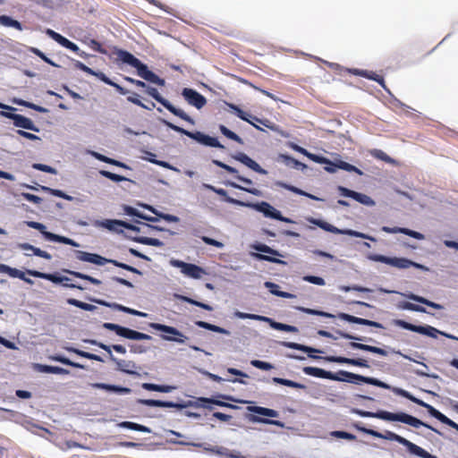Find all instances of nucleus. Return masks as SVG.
I'll return each instance as SVG.
<instances>
[{
  "label": "nucleus",
  "mask_w": 458,
  "mask_h": 458,
  "mask_svg": "<svg viewBox=\"0 0 458 458\" xmlns=\"http://www.w3.org/2000/svg\"><path fill=\"white\" fill-rule=\"evenodd\" d=\"M332 377H329L330 380L338 382H347L354 385L366 383L384 389L391 388V386L388 384L377 378L361 376L346 370H338L336 373L332 372Z\"/></svg>",
  "instance_id": "nucleus-4"
},
{
  "label": "nucleus",
  "mask_w": 458,
  "mask_h": 458,
  "mask_svg": "<svg viewBox=\"0 0 458 458\" xmlns=\"http://www.w3.org/2000/svg\"><path fill=\"white\" fill-rule=\"evenodd\" d=\"M326 360L329 362H335L339 364H348L352 366H357L360 368H369V364L368 360L364 359H352V358H346L343 356H327L324 358Z\"/></svg>",
  "instance_id": "nucleus-24"
},
{
  "label": "nucleus",
  "mask_w": 458,
  "mask_h": 458,
  "mask_svg": "<svg viewBox=\"0 0 458 458\" xmlns=\"http://www.w3.org/2000/svg\"><path fill=\"white\" fill-rule=\"evenodd\" d=\"M115 54L118 61L135 68L137 70L138 76H140L141 79L158 86L165 85V82L164 79H161L156 73L149 71L147 64H143L140 59L135 57L130 52L118 49Z\"/></svg>",
  "instance_id": "nucleus-2"
},
{
  "label": "nucleus",
  "mask_w": 458,
  "mask_h": 458,
  "mask_svg": "<svg viewBox=\"0 0 458 458\" xmlns=\"http://www.w3.org/2000/svg\"><path fill=\"white\" fill-rule=\"evenodd\" d=\"M248 420L254 423L275 425L282 428L285 427L284 423L280 420H271L268 418H262L254 414L249 415Z\"/></svg>",
  "instance_id": "nucleus-43"
},
{
  "label": "nucleus",
  "mask_w": 458,
  "mask_h": 458,
  "mask_svg": "<svg viewBox=\"0 0 458 458\" xmlns=\"http://www.w3.org/2000/svg\"><path fill=\"white\" fill-rule=\"evenodd\" d=\"M264 286L269 290L271 294H273L275 296H278V297H282V298H285V299H293L296 297V295H294L293 293L280 291L279 285L273 282L267 281L264 283Z\"/></svg>",
  "instance_id": "nucleus-37"
},
{
  "label": "nucleus",
  "mask_w": 458,
  "mask_h": 458,
  "mask_svg": "<svg viewBox=\"0 0 458 458\" xmlns=\"http://www.w3.org/2000/svg\"><path fill=\"white\" fill-rule=\"evenodd\" d=\"M141 387L148 391H156L160 393H170L174 387L167 385H157L152 383H143Z\"/></svg>",
  "instance_id": "nucleus-46"
},
{
  "label": "nucleus",
  "mask_w": 458,
  "mask_h": 458,
  "mask_svg": "<svg viewBox=\"0 0 458 458\" xmlns=\"http://www.w3.org/2000/svg\"><path fill=\"white\" fill-rule=\"evenodd\" d=\"M96 227L106 228L109 231H118L117 226H121V220H112V219H105V220H96L93 223Z\"/></svg>",
  "instance_id": "nucleus-41"
},
{
  "label": "nucleus",
  "mask_w": 458,
  "mask_h": 458,
  "mask_svg": "<svg viewBox=\"0 0 458 458\" xmlns=\"http://www.w3.org/2000/svg\"><path fill=\"white\" fill-rule=\"evenodd\" d=\"M46 33L47 36H49L52 39H54L62 47L74 52L75 54L79 53V47L75 43L62 36L61 34L55 32L51 29H47L46 30Z\"/></svg>",
  "instance_id": "nucleus-25"
},
{
  "label": "nucleus",
  "mask_w": 458,
  "mask_h": 458,
  "mask_svg": "<svg viewBox=\"0 0 458 458\" xmlns=\"http://www.w3.org/2000/svg\"><path fill=\"white\" fill-rule=\"evenodd\" d=\"M73 64L77 69H79L88 74H90L92 76H95L98 79H99L101 81L105 82L106 84L114 87L121 95H126L129 93V90L125 89L119 84L114 82L102 72H96L78 60H73Z\"/></svg>",
  "instance_id": "nucleus-14"
},
{
  "label": "nucleus",
  "mask_w": 458,
  "mask_h": 458,
  "mask_svg": "<svg viewBox=\"0 0 458 458\" xmlns=\"http://www.w3.org/2000/svg\"><path fill=\"white\" fill-rule=\"evenodd\" d=\"M338 318L344 321H347L349 323H354V324L362 325V326H369V327H373L376 328H384L383 325L379 322L358 318V317H355V316H352L350 314H346V313H339Z\"/></svg>",
  "instance_id": "nucleus-27"
},
{
  "label": "nucleus",
  "mask_w": 458,
  "mask_h": 458,
  "mask_svg": "<svg viewBox=\"0 0 458 458\" xmlns=\"http://www.w3.org/2000/svg\"><path fill=\"white\" fill-rule=\"evenodd\" d=\"M233 158L241 162L252 171L260 174H267V171L262 168L255 160L251 159L248 155L243 152H238L233 156Z\"/></svg>",
  "instance_id": "nucleus-23"
},
{
  "label": "nucleus",
  "mask_w": 458,
  "mask_h": 458,
  "mask_svg": "<svg viewBox=\"0 0 458 458\" xmlns=\"http://www.w3.org/2000/svg\"><path fill=\"white\" fill-rule=\"evenodd\" d=\"M182 96L189 105L197 109H201L207 104L206 98L193 89L184 88Z\"/></svg>",
  "instance_id": "nucleus-19"
},
{
  "label": "nucleus",
  "mask_w": 458,
  "mask_h": 458,
  "mask_svg": "<svg viewBox=\"0 0 458 458\" xmlns=\"http://www.w3.org/2000/svg\"><path fill=\"white\" fill-rule=\"evenodd\" d=\"M280 344L286 348L304 352L311 359H321L320 357L314 355L315 352H319V353L322 352L320 350H318L316 348L307 346L304 344H297V343H293V342H281Z\"/></svg>",
  "instance_id": "nucleus-28"
},
{
  "label": "nucleus",
  "mask_w": 458,
  "mask_h": 458,
  "mask_svg": "<svg viewBox=\"0 0 458 458\" xmlns=\"http://www.w3.org/2000/svg\"><path fill=\"white\" fill-rule=\"evenodd\" d=\"M67 303L87 311H94L95 310H97V307L95 305L86 303L72 298L68 299Z\"/></svg>",
  "instance_id": "nucleus-55"
},
{
  "label": "nucleus",
  "mask_w": 458,
  "mask_h": 458,
  "mask_svg": "<svg viewBox=\"0 0 458 458\" xmlns=\"http://www.w3.org/2000/svg\"><path fill=\"white\" fill-rule=\"evenodd\" d=\"M146 92L148 95L152 97L155 100H157L158 103H160L165 108H166L169 112H171L173 114L180 117L181 119L188 122L191 124H194V120L188 115L183 110L175 107L171 102H169L167 99L163 98L158 90L156 88L147 86Z\"/></svg>",
  "instance_id": "nucleus-8"
},
{
  "label": "nucleus",
  "mask_w": 458,
  "mask_h": 458,
  "mask_svg": "<svg viewBox=\"0 0 458 458\" xmlns=\"http://www.w3.org/2000/svg\"><path fill=\"white\" fill-rule=\"evenodd\" d=\"M149 327L160 331L165 335H161V338L165 341L174 342L176 344H185L188 337L180 330L174 327L160 324V323H149Z\"/></svg>",
  "instance_id": "nucleus-10"
},
{
  "label": "nucleus",
  "mask_w": 458,
  "mask_h": 458,
  "mask_svg": "<svg viewBox=\"0 0 458 458\" xmlns=\"http://www.w3.org/2000/svg\"><path fill=\"white\" fill-rule=\"evenodd\" d=\"M148 208L154 214H156L157 216H158L160 218L164 219L165 221L166 222H170V223H177L179 222L180 218L174 215H171V214H165V213H161V212H157L154 208L152 207H148Z\"/></svg>",
  "instance_id": "nucleus-63"
},
{
  "label": "nucleus",
  "mask_w": 458,
  "mask_h": 458,
  "mask_svg": "<svg viewBox=\"0 0 458 458\" xmlns=\"http://www.w3.org/2000/svg\"><path fill=\"white\" fill-rule=\"evenodd\" d=\"M228 186L232 187V188H234V189H237V190H241V191H246L248 193H250L254 196H261L262 192L259 189H256V188H247V187H244V186H242L234 182H227L226 183Z\"/></svg>",
  "instance_id": "nucleus-57"
},
{
  "label": "nucleus",
  "mask_w": 458,
  "mask_h": 458,
  "mask_svg": "<svg viewBox=\"0 0 458 458\" xmlns=\"http://www.w3.org/2000/svg\"><path fill=\"white\" fill-rule=\"evenodd\" d=\"M380 292H383V293H399V292H396V291H390V290H386V289H383V288H380L379 289ZM400 294H402L403 296H404L405 298L411 300V301H416V302H419V303H421V304H424V305H427L430 308H433V309H436V310H443L444 307L441 305V304H438L437 302H434V301H431L422 296H420V295H417V294H414V293H400Z\"/></svg>",
  "instance_id": "nucleus-21"
},
{
  "label": "nucleus",
  "mask_w": 458,
  "mask_h": 458,
  "mask_svg": "<svg viewBox=\"0 0 458 458\" xmlns=\"http://www.w3.org/2000/svg\"><path fill=\"white\" fill-rule=\"evenodd\" d=\"M103 327L115 332V334L119 336H122L123 338L129 339V340H135V341H140V340H151L152 337L149 335L140 333L138 331H135L133 329L122 327L117 324L106 322L103 324Z\"/></svg>",
  "instance_id": "nucleus-12"
},
{
  "label": "nucleus",
  "mask_w": 458,
  "mask_h": 458,
  "mask_svg": "<svg viewBox=\"0 0 458 458\" xmlns=\"http://www.w3.org/2000/svg\"><path fill=\"white\" fill-rule=\"evenodd\" d=\"M195 324H196V326H198L200 328H204V329H207V330H209L212 332H216V333H219V334H223V335H229L231 334L230 331H228L227 329H225L224 327H220L218 326H216V325L205 322V321H200V320L196 321Z\"/></svg>",
  "instance_id": "nucleus-48"
},
{
  "label": "nucleus",
  "mask_w": 458,
  "mask_h": 458,
  "mask_svg": "<svg viewBox=\"0 0 458 458\" xmlns=\"http://www.w3.org/2000/svg\"><path fill=\"white\" fill-rule=\"evenodd\" d=\"M368 435L377 437V438H382V439L390 440V441H395V442L404 445L411 454H414L417 447L419 446V445L413 444L412 442L409 441L408 439H406L392 431H389V430H386L384 433L373 430V431L368 432Z\"/></svg>",
  "instance_id": "nucleus-16"
},
{
  "label": "nucleus",
  "mask_w": 458,
  "mask_h": 458,
  "mask_svg": "<svg viewBox=\"0 0 458 458\" xmlns=\"http://www.w3.org/2000/svg\"><path fill=\"white\" fill-rule=\"evenodd\" d=\"M188 407L192 408H205L208 410H212L213 406L210 405L209 398L208 397H199L196 400H189L186 402L181 403H174L173 408H176L179 410L185 409Z\"/></svg>",
  "instance_id": "nucleus-22"
},
{
  "label": "nucleus",
  "mask_w": 458,
  "mask_h": 458,
  "mask_svg": "<svg viewBox=\"0 0 458 458\" xmlns=\"http://www.w3.org/2000/svg\"><path fill=\"white\" fill-rule=\"evenodd\" d=\"M200 233H201V231L198 228H193L191 231L192 235H194L196 237H199L203 241V242H205L206 244L216 247L218 249L224 248L223 242L216 241L215 239L209 238L208 236H201Z\"/></svg>",
  "instance_id": "nucleus-49"
},
{
  "label": "nucleus",
  "mask_w": 458,
  "mask_h": 458,
  "mask_svg": "<svg viewBox=\"0 0 458 458\" xmlns=\"http://www.w3.org/2000/svg\"><path fill=\"white\" fill-rule=\"evenodd\" d=\"M308 221L327 232L336 233V234H345L346 235L345 232H347V229H339V228L335 227V225H333L324 220L310 217V218H308Z\"/></svg>",
  "instance_id": "nucleus-32"
},
{
  "label": "nucleus",
  "mask_w": 458,
  "mask_h": 458,
  "mask_svg": "<svg viewBox=\"0 0 458 458\" xmlns=\"http://www.w3.org/2000/svg\"><path fill=\"white\" fill-rule=\"evenodd\" d=\"M352 412L355 413L360 417H363V418H377V419H380V420H387V421H400L402 423L410 425L415 428H419L420 427H425L438 435H442L441 432L439 430H437V428H435L434 427H432V426L421 421L420 420H419L408 413H405V412L394 413V412H390L387 411H378L377 412H373V411H363V410H360V409H353Z\"/></svg>",
  "instance_id": "nucleus-1"
},
{
  "label": "nucleus",
  "mask_w": 458,
  "mask_h": 458,
  "mask_svg": "<svg viewBox=\"0 0 458 458\" xmlns=\"http://www.w3.org/2000/svg\"><path fill=\"white\" fill-rule=\"evenodd\" d=\"M247 410L255 414L266 416L268 418H276L279 415L277 411L261 406L251 405L248 406Z\"/></svg>",
  "instance_id": "nucleus-39"
},
{
  "label": "nucleus",
  "mask_w": 458,
  "mask_h": 458,
  "mask_svg": "<svg viewBox=\"0 0 458 458\" xmlns=\"http://www.w3.org/2000/svg\"><path fill=\"white\" fill-rule=\"evenodd\" d=\"M392 323L396 327H399L403 329H406V330H409L411 332H415V333H418V334H420L423 335H427V336H429L432 338H437L440 335L446 338L458 341L457 336L448 334V333H445V332H443V331H440L432 326H428V325L416 326V325L411 324L409 322H406L403 319H394L392 321Z\"/></svg>",
  "instance_id": "nucleus-6"
},
{
  "label": "nucleus",
  "mask_w": 458,
  "mask_h": 458,
  "mask_svg": "<svg viewBox=\"0 0 458 458\" xmlns=\"http://www.w3.org/2000/svg\"><path fill=\"white\" fill-rule=\"evenodd\" d=\"M282 158L284 160L287 165H293L296 169L304 170L307 168V165L305 164L296 160L295 158L290 156L282 155Z\"/></svg>",
  "instance_id": "nucleus-62"
},
{
  "label": "nucleus",
  "mask_w": 458,
  "mask_h": 458,
  "mask_svg": "<svg viewBox=\"0 0 458 458\" xmlns=\"http://www.w3.org/2000/svg\"><path fill=\"white\" fill-rule=\"evenodd\" d=\"M24 428H26L28 431L31 432L32 434H35V435H38V436H41L38 430H42L46 433H48V434H51V432L44 428V427H40L35 423H33L32 421L30 420H25L22 424Z\"/></svg>",
  "instance_id": "nucleus-53"
},
{
  "label": "nucleus",
  "mask_w": 458,
  "mask_h": 458,
  "mask_svg": "<svg viewBox=\"0 0 458 458\" xmlns=\"http://www.w3.org/2000/svg\"><path fill=\"white\" fill-rule=\"evenodd\" d=\"M360 77H364V78L372 80L374 81H377L385 90L389 92V89L386 88V86L385 84V81H384L383 77L377 75L374 72H370V71H367V70H364V72H360Z\"/></svg>",
  "instance_id": "nucleus-52"
},
{
  "label": "nucleus",
  "mask_w": 458,
  "mask_h": 458,
  "mask_svg": "<svg viewBox=\"0 0 458 458\" xmlns=\"http://www.w3.org/2000/svg\"><path fill=\"white\" fill-rule=\"evenodd\" d=\"M26 273L31 276L46 279L54 284H62L64 282L70 281V278H68L66 276H57L55 274L43 273V272H39L37 270L28 269V270H26Z\"/></svg>",
  "instance_id": "nucleus-29"
},
{
  "label": "nucleus",
  "mask_w": 458,
  "mask_h": 458,
  "mask_svg": "<svg viewBox=\"0 0 458 458\" xmlns=\"http://www.w3.org/2000/svg\"><path fill=\"white\" fill-rule=\"evenodd\" d=\"M278 185H280L281 187L293 192V193H296L298 195H301V196H305L309 199H314V200H318V201H324V199H321V198H318L313 194H310V193H308L295 186H293V185H290V184H287V183H284V182H278Z\"/></svg>",
  "instance_id": "nucleus-42"
},
{
  "label": "nucleus",
  "mask_w": 458,
  "mask_h": 458,
  "mask_svg": "<svg viewBox=\"0 0 458 458\" xmlns=\"http://www.w3.org/2000/svg\"><path fill=\"white\" fill-rule=\"evenodd\" d=\"M73 64L77 69H79L88 74H90L92 76H95L98 79H99L101 81L105 82L106 84L114 87L121 95H126L129 93V90L125 89L119 84L114 82L102 72H96L78 60H73Z\"/></svg>",
  "instance_id": "nucleus-15"
},
{
  "label": "nucleus",
  "mask_w": 458,
  "mask_h": 458,
  "mask_svg": "<svg viewBox=\"0 0 458 458\" xmlns=\"http://www.w3.org/2000/svg\"><path fill=\"white\" fill-rule=\"evenodd\" d=\"M219 131L226 138H228V139L232 140H234V141H236V142H238L240 144H243V141H242V138L239 137L235 132H233L231 130H229L225 125H223V124L219 125Z\"/></svg>",
  "instance_id": "nucleus-58"
},
{
  "label": "nucleus",
  "mask_w": 458,
  "mask_h": 458,
  "mask_svg": "<svg viewBox=\"0 0 458 458\" xmlns=\"http://www.w3.org/2000/svg\"><path fill=\"white\" fill-rule=\"evenodd\" d=\"M137 403L150 407L173 408L174 406V402L153 399H138Z\"/></svg>",
  "instance_id": "nucleus-40"
},
{
  "label": "nucleus",
  "mask_w": 458,
  "mask_h": 458,
  "mask_svg": "<svg viewBox=\"0 0 458 458\" xmlns=\"http://www.w3.org/2000/svg\"><path fill=\"white\" fill-rule=\"evenodd\" d=\"M227 106H229V108L231 110H233L234 112V114L242 120L249 123H252V121L250 120V118L256 120V122H259L262 124H264L265 126L268 127L267 125V121L264 122L260 119H259L258 117L256 116H252L251 114L242 111L238 106L234 105V104H227Z\"/></svg>",
  "instance_id": "nucleus-33"
},
{
  "label": "nucleus",
  "mask_w": 458,
  "mask_h": 458,
  "mask_svg": "<svg viewBox=\"0 0 458 458\" xmlns=\"http://www.w3.org/2000/svg\"><path fill=\"white\" fill-rule=\"evenodd\" d=\"M161 122L163 124H165L169 129H171L176 132L182 133L183 135H186L189 138L196 140L197 142H199L204 146L217 148H222V149L225 148V146L222 145L216 138L207 135L201 131H194V132L189 131H187L180 126H177L165 119H162Z\"/></svg>",
  "instance_id": "nucleus-5"
},
{
  "label": "nucleus",
  "mask_w": 458,
  "mask_h": 458,
  "mask_svg": "<svg viewBox=\"0 0 458 458\" xmlns=\"http://www.w3.org/2000/svg\"><path fill=\"white\" fill-rule=\"evenodd\" d=\"M0 115L13 120V125L15 127L30 130L36 132L39 131V128L35 125L32 120L26 116L5 111H1Z\"/></svg>",
  "instance_id": "nucleus-18"
},
{
  "label": "nucleus",
  "mask_w": 458,
  "mask_h": 458,
  "mask_svg": "<svg viewBox=\"0 0 458 458\" xmlns=\"http://www.w3.org/2000/svg\"><path fill=\"white\" fill-rule=\"evenodd\" d=\"M273 381L276 384L293 387V388H299V389H305L306 386L298 382L292 381L290 379L281 378V377H273Z\"/></svg>",
  "instance_id": "nucleus-56"
},
{
  "label": "nucleus",
  "mask_w": 458,
  "mask_h": 458,
  "mask_svg": "<svg viewBox=\"0 0 458 458\" xmlns=\"http://www.w3.org/2000/svg\"><path fill=\"white\" fill-rule=\"evenodd\" d=\"M109 358L116 365L118 370L128 375H138L134 370L137 368L134 361L117 359L113 352L109 355Z\"/></svg>",
  "instance_id": "nucleus-26"
},
{
  "label": "nucleus",
  "mask_w": 458,
  "mask_h": 458,
  "mask_svg": "<svg viewBox=\"0 0 458 458\" xmlns=\"http://www.w3.org/2000/svg\"><path fill=\"white\" fill-rule=\"evenodd\" d=\"M335 333L342 338L352 340V342H351L349 344V346H350V348H352L353 350H360V351H365V352H372L375 354H378L381 356H387V352L382 348L355 342V341H366V340H368L366 337H360V336H358L355 335H351L349 333H345L341 330H337Z\"/></svg>",
  "instance_id": "nucleus-9"
},
{
  "label": "nucleus",
  "mask_w": 458,
  "mask_h": 458,
  "mask_svg": "<svg viewBox=\"0 0 458 458\" xmlns=\"http://www.w3.org/2000/svg\"><path fill=\"white\" fill-rule=\"evenodd\" d=\"M66 272L69 273L70 275L77 277V278L87 280V281L90 282L93 284H96V285L101 284V281L100 280H98V279H97L95 277H92V276H90L89 275H86V274H83V273H81V272L71 271V270H66Z\"/></svg>",
  "instance_id": "nucleus-60"
},
{
  "label": "nucleus",
  "mask_w": 458,
  "mask_h": 458,
  "mask_svg": "<svg viewBox=\"0 0 458 458\" xmlns=\"http://www.w3.org/2000/svg\"><path fill=\"white\" fill-rule=\"evenodd\" d=\"M227 106H229V108L231 110H233L234 112V114L242 120L249 123H252V121L250 120V118L256 120V122H259L262 124H264L265 126L268 127L267 125V121L264 122L260 119H259L258 117L256 116H252L251 114L242 111L238 106L234 105V104H227Z\"/></svg>",
  "instance_id": "nucleus-34"
},
{
  "label": "nucleus",
  "mask_w": 458,
  "mask_h": 458,
  "mask_svg": "<svg viewBox=\"0 0 458 458\" xmlns=\"http://www.w3.org/2000/svg\"><path fill=\"white\" fill-rule=\"evenodd\" d=\"M226 202L230 204H233L240 207H247L251 208L260 213H262L266 217L276 219L278 221H282L284 223H293V221L288 217L283 216L281 212L275 208L272 205H270L268 202L261 201L259 203H250V202H244L236 199H233L232 197L226 198Z\"/></svg>",
  "instance_id": "nucleus-3"
},
{
  "label": "nucleus",
  "mask_w": 458,
  "mask_h": 458,
  "mask_svg": "<svg viewBox=\"0 0 458 458\" xmlns=\"http://www.w3.org/2000/svg\"><path fill=\"white\" fill-rule=\"evenodd\" d=\"M337 190L343 197L352 198L362 205L368 207H372L375 205V201L366 194L354 191L344 186H338Z\"/></svg>",
  "instance_id": "nucleus-20"
},
{
  "label": "nucleus",
  "mask_w": 458,
  "mask_h": 458,
  "mask_svg": "<svg viewBox=\"0 0 458 458\" xmlns=\"http://www.w3.org/2000/svg\"><path fill=\"white\" fill-rule=\"evenodd\" d=\"M370 155L377 158V159H380V160H383L385 161L386 163L387 164H395V160L394 158H392L391 157H389L387 154H386L383 150L381 149H377V148H374V149H371L369 151Z\"/></svg>",
  "instance_id": "nucleus-54"
},
{
  "label": "nucleus",
  "mask_w": 458,
  "mask_h": 458,
  "mask_svg": "<svg viewBox=\"0 0 458 458\" xmlns=\"http://www.w3.org/2000/svg\"><path fill=\"white\" fill-rule=\"evenodd\" d=\"M119 428H128L131 430L144 432V433H151V429L146 426L131 422V421H122L117 424Z\"/></svg>",
  "instance_id": "nucleus-47"
},
{
  "label": "nucleus",
  "mask_w": 458,
  "mask_h": 458,
  "mask_svg": "<svg viewBox=\"0 0 458 458\" xmlns=\"http://www.w3.org/2000/svg\"><path fill=\"white\" fill-rule=\"evenodd\" d=\"M25 224L30 228L38 230L46 240L55 242V237H56L57 234L47 231L45 225L35 221H26Z\"/></svg>",
  "instance_id": "nucleus-35"
},
{
  "label": "nucleus",
  "mask_w": 458,
  "mask_h": 458,
  "mask_svg": "<svg viewBox=\"0 0 458 458\" xmlns=\"http://www.w3.org/2000/svg\"><path fill=\"white\" fill-rule=\"evenodd\" d=\"M302 371L304 372V374H306L308 376H312L315 377L327 378V379H329V377H333L331 371H327L320 368L304 367L302 369Z\"/></svg>",
  "instance_id": "nucleus-38"
},
{
  "label": "nucleus",
  "mask_w": 458,
  "mask_h": 458,
  "mask_svg": "<svg viewBox=\"0 0 458 458\" xmlns=\"http://www.w3.org/2000/svg\"><path fill=\"white\" fill-rule=\"evenodd\" d=\"M251 249L255 250L258 252H251L250 256L257 260H265L269 261L276 264H284V261L276 259V257H283V255L276 250L272 249L271 247L264 244V243H254L251 246Z\"/></svg>",
  "instance_id": "nucleus-11"
},
{
  "label": "nucleus",
  "mask_w": 458,
  "mask_h": 458,
  "mask_svg": "<svg viewBox=\"0 0 458 458\" xmlns=\"http://www.w3.org/2000/svg\"><path fill=\"white\" fill-rule=\"evenodd\" d=\"M170 265L174 267L181 268V272L191 278L199 279L204 274H206L202 267L195 264L183 262L179 259H172L170 260Z\"/></svg>",
  "instance_id": "nucleus-17"
},
{
  "label": "nucleus",
  "mask_w": 458,
  "mask_h": 458,
  "mask_svg": "<svg viewBox=\"0 0 458 458\" xmlns=\"http://www.w3.org/2000/svg\"><path fill=\"white\" fill-rule=\"evenodd\" d=\"M368 259L369 260L385 263L400 269H405L413 267L423 271H428V267H425L424 265L416 263L406 258H391L381 254H369L368 255Z\"/></svg>",
  "instance_id": "nucleus-7"
},
{
  "label": "nucleus",
  "mask_w": 458,
  "mask_h": 458,
  "mask_svg": "<svg viewBox=\"0 0 458 458\" xmlns=\"http://www.w3.org/2000/svg\"><path fill=\"white\" fill-rule=\"evenodd\" d=\"M76 258L81 261L92 263V264H95L98 266H104L106 263H112L115 267H121L125 270H127V268L129 267V265H127L125 263H122V262H119L114 259H106L98 254L89 253V252H86V251H82V250L76 251Z\"/></svg>",
  "instance_id": "nucleus-13"
},
{
  "label": "nucleus",
  "mask_w": 458,
  "mask_h": 458,
  "mask_svg": "<svg viewBox=\"0 0 458 458\" xmlns=\"http://www.w3.org/2000/svg\"><path fill=\"white\" fill-rule=\"evenodd\" d=\"M336 166H338V169H342V170H344V171H347V172H354L356 173L357 174L359 175H362L363 173L360 169H359L358 167L345 162V161H342V160H337L336 161Z\"/></svg>",
  "instance_id": "nucleus-59"
},
{
  "label": "nucleus",
  "mask_w": 458,
  "mask_h": 458,
  "mask_svg": "<svg viewBox=\"0 0 458 458\" xmlns=\"http://www.w3.org/2000/svg\"><path fill=\"white\" fill-rule=\"evenodd\" d=\"M382 231L385 233H403V234L412 237L416 240H424L425 239L424 234H422L419 232L408 229V228H404V227L383 226Z\"/></svg>",
  "instance_id": "nucleus-30"
},
{
  "label": "nucleus",
  "mask_w": 458,
  "mask_h": 458,
  "mask_svg": "<svg viewBox=\"0 0 458 458\" xmlns=\"http://www.w3.org/2000/svg\"><path fill=\"white\" fill-rule=\"evenodd\" d=\"M0 24L4 27L14 28L18 30H23V27L20 21L7 15H0Z\"/></svg>",
  "instance_id": "nucleus-50"
},
{
  "label": "nucleus",
  "mask_w": 458,
  "mask_h": 458,
  "mask_svg": "<svg viewBox=\"0 0 458 458\" xmlns=\"http://www.w3.org/2000/svg\"><path fill=\"white\" fill-rule=\"evenodd\" d=\"M396 307L400 310H411L420 313H428L427 310L423 306L414 304L409 301H400L397 303Z\"/></svg>",
  "instance_id": "nucleus-45"
},
{
  "label": "nucleus",
  "mask_w": 458,
  "mask_h": 458,
  "mask_svg": "<svg viewBox=\"0 0 458 458\" xmlns=\"http://www.w3.org/2000/svg\"><path fill=\"white\" fill-rule=\"evenodd\" d=\"M99 174L107 178V179H110L111 181L113 182H123V181H129V182H131L130 179L123 176V175H119V174H114V173H111L109 171H106V170H100L99 171Z\"/></svg>",
  "instance_id": "nucleus-61"
},
{
  "label": "nucleus",
  "mask_w": 458,
  "mask_h": 458,
  "mask_svg": "<svg viewBox=\"0 0 458 458\" xmlns=\"http://www.w3.org/2000/svg\"><path fill=\"white\" fill-rule=\"evenodd\" d=\"M131 239L138 243L154 246V247H163L164 242L156 238L145 237V236H131Z\"/></svg>",
  "instance_id": "nucleus-44"
},
{
  "label": "nucleus",
  "mask_w": 458,
  "mask_h": 458,
  "mask_svg": "<svg viewBox=\"0 0 458 458\" xmlns=\"http://www.w3.org/2000/svg\"><path fill=\"white\" fill-rule=\"evenodd\" d=\"M34 368L37 371L41 373H51L58 375H68L70 373L69 370L61 367L43 365L38 363L34 364Z\"/></svg>",
  "instance_id": "nucleus-36"
},
{
  "label": "nucleus",
  "mask_w": 458,
  "mask_h": 458,
  "mask_svg": "<svg viewBox=\"0 0 458 458\" xmlns=\"http://www.w3.org/2000/svg\"><path fill=\"white\" fill-rule=\"evenodd\" d=\"M90 386L97 389L106 390L107 392H113L118 394H128L131 393V389L129 387L106 383H92L90 384Z\"/></svg>",
  "instance_id": "nucleus-31"
},
{
  "label": "nucleus",
  "mask_w": 458,
  "mask_h": 458,
  "mask_svg": "<svg viewBox=\"0 0 458 458\" xmlns=\"http://www.w3.org/2000/svg\"><path fill=\"white\" fill-rule=\"evenodd\" d=\"M272 328L276 329V330L285 331V332H290V333L299 332L298 327H296L294 326L283 324V323L276 322V321H275V323L272 325Z\"/></svg>",
  "instance_id": "nucleus-64"
},
{
  "label": "nucleus",
  "mask_w": 458,
  "mask_h": 458,
  "mask_svg": "<svg viewBox=\"0 0 458 458\" xmlns=\"http://www.w3.org/2000/svg\"><path fill=\"white\" fill-rule=\"evenodd\" d=\"M0 273L7 274L9 276H11L13 278H19V279L23 278V274H24V272H22L17 268L11 267L8 265L2 264V263H0Z\"/></svg>",
  "instance_id": "nucleus-51"
}]
</instances>
